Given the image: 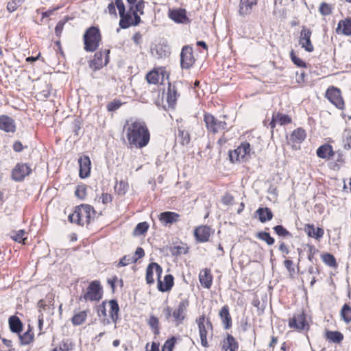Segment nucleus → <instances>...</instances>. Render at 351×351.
Returning a JSON list of instances; mask_svg holds the SVG:
<instances>
[{
  "instance_id": "nucleus-57",
  "label": "nucleus",
  "mask_w": 351,
  "mask_h": 351,
  "mask_svg": "<svg viewBox=\"0 0 351 351\" xmlns=\"http://www.w3.org/2000/svg\"><path fill=\"white\" fill-rule=\"evenodd\" d=\"M308 248V259L312 263H314V261H317V259L315 258V255L318 252V250L315 247V246L312 245H307Z\"/></svg>"
},
{
  "instance_id": "nucleus-46",
  "label": "nucleus",
  "mask_w": 351,
  "mask_h": 351,
  "mask_svg": "<svg viewBox=\"0 0 351 351\" xmlns=\"http://www.w3.org/2000/svg\"><path fill=\"white\" fill-rule=\"evenodd\" d=\"M160 75L157 71H150L146 75V79L148 83L156 84L159 82Z\"/></svg>"
},
{
  "instance_id": "nucleus-36",
  "label": "nucleus",
  "mask_w": 351,
  "mask_h": 351,
  "mask_svg": "<svg viewBox=\"0 0 351 351\" xmlns=\"http://www.w3.org/2000/svg\"><path fill=\"white\" fill-rule=\"evenodd\" d=\"M109 304L110 306V318H111L112 321L116 324L119 319V306L118 302L116 300H111L109 302Z\"/></svg>"
},
{
  "instance_id": "nucleus-25",
  "label": "nucleus",
  "mask_w": 351,
  "mask_h": 351,
  "mask_svg": "<svg viewBox=\"0 0 351 351\" xmlns=\"http://www.w3.org/2000/svg\"><path fill=\"white\" fill-rule=\"evenodd\" d=\"M205 317L204 315L201 316L197 320V324L199 331V337L201 339L202 346L207 348L208 347V343L207 341V330L206 329V326L204 324Z\"/></svg>"
},
{
  "instance_id": "nucleus-49",
  "label": "nucleus",
  "mask_w": 351,
  "mask_h": 351,
  "mask_svg": "<svg viewBox=\"0 0 351 351\" xmlns=\"http://www.w3.org/2000/svg\"><path fill=\"white\" fill-rule=\"evenodd\" d=\"M171 252L173 256L186 254L188 252V248L185 245L173 246L171 248Z\"/></svg>"
},
{
  "instance_id": "nucleus-44",
  "label": "nucleus",
  "mask_w": 351,
  "mask_h": 351,
  "mask_svg": "<svg viewBox=\"0 0 351 351\" xmlns=\"http://www.w3.org/2000/svg\"><path fill=\"white\" fill-rule=\"evenodd\" d=\"M276 234H277L279 237L287 238L292 237V234L290 232H289L286 228H285L282 225H277L273 228Z\"/></svg>"
},
{
  "instance_id": "nucleus-28",
  "label": "nucleus",
  "mask_w": 351,
  "mask_h": 351,
  "mask_svg": "<svg viewBox=\"0 0 351 351\" xmlns=\"http://www.w3.org/2000/svg\"><path fill=\"white\" fill-rule=\"evenodd\" d=\"M219 317L224 325L225 329H229L232 326V317L229 312V307L223 306L219 311Z\"/></svg>"
},
{
  "instance_id": "nucleus-6",
  "label": "nucleus",
  "mask_w": 351,
  "mask_h": 351,
  "mask_svg": "<svg viewBox=\"0 0 351 351\" xmlns=\"http://www.w3.org/2000/svg\"><path fill=\"white\" fill-rule=\"evenodd\" d=\"M204 121L207 130L214 134L223 130L227 128V123L225 121L219 120L209 113L204 114Z\"/></svg>"
},
{
  "instance_id": "nucleus-55",
  "label": "nucleus",
  "mask_w": 351,
  "mask_h": 351,
  "mask_svg": "<svg viewBox=\"0 0 351 351\" xmlns=\"http://www.w3.org/2000/svg\"><path fill=\"white\" fill-rule=\"evenodd\" d=\"M68 20H69V18L65 17L63 20H60L58 21V23H57V25L55 27V33L57 36H58V37L60 36L63 30V28H64V25L68 21Z\"/></svg>"
},
{
  "instance_id": "nucleus-31",
  "label": "nucleus",
  "mask_w": 351,
  "mask_h": 351,
  "mask_svg": "<svg viewBox=\"0 0 351 351\" xmlns=\"http://www.w3.org/2000/svg\"><path fill=\"white\" fill-rule=\"evenodd\" d=\"M238 348V342L236 341V339L232 335L228 334L226 339L223 341L222 349L224 350L225 351H237Z\"/></svg>"
},
{
  "instance_id": "nucleus-47",
  "label": "nucleus",
  "mask_w": 351,
  "mask_h": 351,
  "mask_svg": "<svg viewBox=\"0 0 351 351\" xmlns=\"http://www.w3.org/2000/svg\"><path fill=\"white\" fill-rule=\"evenodd\" d=\"M136 262V258H134V256H132L131 255H125L122 258L120 259L119 263L117 264V267H124L132 263Z\"/></svg>"
},
{
  "instance_id": "nucleus-12",
  "label": "nucleus",
  "mask_w": 351,
  "mask_h": 351,
  "mask_svg": "<svg viewBox=\"0 0 351 351\" xmlns=\"http://www.w3.org/2000/svg\"><path fill=\"white\" fill-rule=\"evenodd\" d=\"M289 326L298 330L308 329V326L304 313L295 314L292 318L289 319Z\"/></svg>"
},
{
  "instance_id": "nucleus-29",
  "label": "nucleus",
  "mask_w": 351,
  "mask_h": 351,
  "mask_svg": "<svg viewBox=\"0 0 351 351\" xmlns=\"http://www.w3.org/2000/svg\"><path fill=\"white\" fill-rule=\"evenodd\" d=\"M174 278L171 274H167L164 277L165 284L158 279V289L161 292L169 291L174 284Z\"/></svg>"
},
{
  "instance_id": "nucleus-18",
  "label": "nucleus",
  "mask_w": 351,
  "mask_h": 351,
  "mask_svg": "<svg viewBox=\"0 0 351 351\" xmlns=\"http://www.w3.org/2000/svg\"><path fill=\"white\" fill-rule=\"evenodd\" d=\"M211 229L207 226L197 227L194 230V235L198 242L204 243L208 241Z\"/></svg>"
},
{
  "instance_id": "nucleus-14",
  "label": "nucleus",
  "mask_w": 351,
  "mask_h": 351,
  "mask_svg": "<svg viewBox=\"0 0 351 351\" xmlns=\"http://www.w3.org/2000/svg\"><path fill=\"white\" fill-rule=\"evenodd\" d=\"M119 16V26L121 29H127L130 26H136L141 21L139 14H136V13L133 14V19L129 14H125V12Z\"/></svg>"
},
{
  "instance_id": "nucleus-53",
  "label": "nucleus",
  "mask_w": 351,
  "mask_h": 351,
  "mask_svg": "<svg viewBox=\"0 0 351 351\" xmlns=\"http://www.w3.org/2000/svg\"><path fill=\"white\" fill-rule=\"evenodd\" d=\"M134 12L136 14L143 15L144 14L145 1L143 0H138L134 5Z\"/></svg>"
},
{
  "instance_id": "nucleus-64",
  "label": "nucleus",
  "mask_w": 351,
  "mask_h": 351,
  "mask_svg": "<svg viewBox=\"0 0 351 351\" xmlns=\"http://www.w3.org/2000/svg\"><path fill=\"white\" fill-rule=\"evenodd\" d=\"M46 89L40 91V94L43 96L45 98H47L51 95V86L49 84H45Z\"/></svg>"
},
{
  "instance_id": "nucleus-33",
  "label": "nucleus",
  "mask_w": 351,
  "mask_h": 351,
  "mask_svg": "<svg viewBox=\"0 0 351 351\" xmlns=\"http://www.w3.org/2000/svg\"><path fill=\"white\" fill-rule=\"evenodd\" d=\"M256 213L258 217V219L261 223H265L267 221H270L273 218V213L270 208L267 207L258 208Z\"/></svg>"
},
{
  "instance_id": "nucleus-40",
  "label": "nucleus",
  "mask_w": 351,
  "mask_h": 351,
  "mask_svg": "<svg viewBox=\"0 0 351 351\" xmlns=\"http://www.w3.org/2000/svg\"><path fill=\"white\" fill-rule=\"evenodd\" d=\"M33 338L34 335L30 330L26 331L23 335H21V333L19 335V339L21 345L29 344L33 340Z\"/></svg>"
},
{
  "instance_id": "nucleus-42",
  "label": "nucleus",
  "mask_w": 351,
  "mask_h": 351,
  "mask_svg": "<svg viewBox=\"0 0 351 351\" xmlns=\"http://www.w3.org/2000/svg\"><path fill=\"white\" fill-rule=\"evenodd\" d=\"M256 237L262 241H264L268 245H272L275 240L271 237L270 234L267 232H259L256 234Z\"/></svg>"
},
{
  "instance_id": "nucleus-11",
  "label": "nucleus",
  "mask_w": 351,
  "mask_h": 351,
  "mask_svg": "<svg viewBox=\"0 0 351 351\" xmlns=\"http://www.w3.org/2000/svg\"><path fill=\"white\" fill-rule=\"evenodd\" d=\"M32 169L26 163H18L12 171V179L16 182H21L29 176Z\"/></svg>"
},
{
  "instance_id": "nucleus-60",
  "label": "nucleus",
  "mask_w": 351,
  "mask_h": 351,
  "mask_svg": "<svg viewBox=\"0 0 351 351\" xmlns=\"http://www.w3.org/2000/svg\"><path fill=\"white\" fill-rule=\"evenodd\" d=\"M81 121L79 119H75L72 123L73 132L76 136H79V132L81 130Z\"/></svg>"
},
{
  "instance_id": "nucleus-52",
  "label": "nucleus",
  "mask_w": 351,
  "mask_h": 351,
  "mask_svg": "<svg viewBox=\"0 0 351 351\" xmlns=\"http://www.w3.org/2000/svg\"><path fill=\"white\" fill-rule=\"evenodd\" d=\"M290 57L292 62L298 67H306V64L303 60H302L300 58L295 56L293 50L291 51Z\"/></svg>"
},
{
  "instance_id": "nucleus-32",
  "label": "nucleus",
  "mask_w": 351,
  "mask_h": 351,
  "mask_svg": "<svg viewBox=\"0 0 351 351\" xmlns=\"http://www.w3.org/2000/svg\"><path fill=\"white\" fill-rule=\"evenodd\" d=\"M151 52L153 56L157 58H164L170 54L169 49L162 45H156L152 48Z\"/></svg>"
},
{
  "instance_id": "nucleus-15",
  "label": "nucleus",
  "mask_w": 351,
  "mask_h": 351,
  "mask_svg": "<svg viewBox=\"0 0 351 351\" xmlns=\"http://www.w3.org/2000/svg\"><path fill=\"white\" fill-rule=\"evenodd\" d=\"M169 17L178 23L186 24L190 22L185 9L169 10Z\"/></svg>"
},
{
  "instance_id": "nucleus-58",
  "label": "nucleus",
  "mask_w": 351,
  "mask_h": 351,
  "mask_svg": "<svg viewBox=\"0 0 351 351\" xmlns=\"http://www.w3.org/2000/svg\"><path fill=\"white\" fill-rule=\"evenodd\" d=\"M25 234V230H20L16 232V235H14L12 238L15 241L19 242V243H23V244H25V240L27 239L26 237H24Z\"/></svg>"
},
{
  "instance_id": "nucleus-8",
  "label": "nucleus",
  "mask_w": 351,
  "mask_h": 351,
  "mask_svg": "<svg viewBox=\"0 0 351 351\" xmlns=\"http://www.w3.org/2000/svg\"><path fill=\"white\" fill-rule=\"evenodd\" d=\"M189 306V300H182L179 303L176 308L173 311L172 317L176 326H178L180 324H182L183 321L186 319Z\"/></svg>"
},
{
  "instance_id": "nucleus-34",
  "label": "nucleus",
  "mask_w": 351,
  "mask_h": 351,
  "mask_svg": "<svg viewBox=\"0 0 351 351\" xmlns=\"http://www.w3.org/2000/svg\"><path fill=\"white\" fill-rule=\"evenodd\" d=\"M325 337L329 341L335 343H339L343 339V335L339 331L326 330Z\"/></svg>"
},
{
  "instance_id": "nucleus-21",
  "label": "nucleus",
  "mask_w": 351,
  "mask_h": 351,
  "mask_svg": "<svg viewBox=\"0 0 351 351\" xmlns=\"http://www.w3.org/2000/svg\"><path fill=\"white\" fill-rule=\"evenodd\" d=\"M178 85H179V83L178 82H175L173 84L169 83L167 100L169 106L175 104L177 98L180 95L178 93Z\"/></svg>"
},
{
  "instance_id": "nucleus-38",
  "label": "nucleus",
  "mask_w": 351,
  "mask_h": 351,
  "mask_svg": "<svg viewBox=\"0 0 351 351\" xmlns=\"http://www.w3.org/2000/svg\"><path fill=\"white\" fill-rule=\"evenodd\" d=\"M340 315L346 323H350L351 322V306L348 304H343L340 312Z\"/></svg>"
},
{
  "instance_id": "nucleus-7",
  "label": "nucleus",
  "mask_w": 351,
  "mask_h": 351,
  "mask_svg": "<svg viewBox=\"0 0 351 351\" xmlns=\"http://www.w3.org/2000/svg\"><path fill=\"white\" fill-rule=\"evenodd\" d=\"M109 49H105L104 51H97L94 55V58L89 62V67L93 71L101 69L109 62Z\"/></svg>"
},
{
  "instance_id": "nucleus-24",
  "label": "nucleus",
  "mask_w": 351,
  "mask_h": 351,
  "mask_svg": "<svg viewBox=\"0 0 351 351\" xmlns=\"http://www.w3.org/2000/svg\"><path fill=\"white\" fill-rule=\"evenodd\" d=\"M317 156L322 159H329L335 155L332 147L328 143H325L318 147L316 151Z\"/></svg>"
},
{
  "instance_id": "nucleus-2",
  "label": "nucleus",
  "mask_w": 351,
  "mask_h": 351,
  "mask_svg": "<svg viewBox=\"0 0 351 351\" xmlns=\"http://www.w3.org/2000/svg\"><path fill=\"white\" fill-rule=\"evenodd\" d=\"M94 208L88 204H81L77 206L73 213L69 215V220L71 223L84 226L89 224L96 216Z\"/></svg>"
},
{
  "instance_id": "nucleus-10",
  "label": "nucleus",
  "mask_w": 351,
  "mask_h": 351,
  "mask_svg": "<svg viewBox=\"0 0 351 351\" xmlns=\"http://www.w3.org/2000/svg\"><path fill=\"white\" fill-rule=\"evenodd\" d=\"M326 97L338 109L341 110L344 108V101L339 88L334 86L328 88Z\"/></svg>"
},
{
  "instance_id": "nucleus-56",
  "label": "nucleus",
  "mask_w": 351,
  "mask_h": 351,
  "mask_svg": "<svg viewBox=\"0 0 351 351\" xmlns=\"http://www.w3.org/2000/svg\"><path fill=\"white\" fill-rule=\"evenodd\" d=\"M122 105L121 101L114 99L112 101L108 104L106 108L109 112L115 111L119 109Z\"/></svg>"
},
{
  "instance_id": "nucleus-43",
  "label": "nucleus",
  "mask_w": 351,
  "mask_h": 351,
  "mask_svg": "<svg viewBox=\"0 0 351 351\" xmlns=\"http://www.w3.org/2000/svg\"><path fill=\"white\" fill-rule=\"evenodd\" d=\"M322 259L323 262L331 267L337 266V262L335 256L329 253H326L322 255Z\"/></svg>"
},
{
  "instance_id": "nucleus-35",
  "label": "nucleus",
  "mask_w": 351,
  "mask_h": 351,
  "mask_svg": "<svg viewBox=\"0 0 351 351\" xmlns=\"http://www.w3.org/2000/svg\"><path fill=\"white\" fill-rule=\"evenodd\" d=\"M176 139L182 145H188L191 140L189 132L181 127L178 128Z\"/></svg>"
},
{
  "instance_id": "nucleus-50",
  "label": "nucleus",
  "mask_w": 351,
  "mask_h": 351,
  "mask_svg": "<svg viewBox=\"0 0 351 351\" xmlns=\"http://www.w3.org/2000/svg\"><path fill=\"white\" fill-rule=\"evenodd\" d=\"M148 228L149 224L147 222H141L136 225L134 232L136 234L142 235L147 231Z\"/></svg>"
},
{
  "instance_id": "nucleus-5",
  "label": "nucleus",
  "mask_w": 351,
  "mask_h": 351,
  "mask_svg": "<svg viewBox=\"0 0 351 351\" xmlns=\"http://www.w3.org/2000/svg\"><path fill=\"white\" fill-rule=\"evenodd\" d=\"M250 151V144L248 142L245 141L234 150L229 152L230 160L232 162L237 161L245 162L247 160Z\"/></svg>"
},
{
  "instance_id": "nucleus-3",
  "label": "nucleus",
  "mask_w": 351,
  "mask_h": 351,
  "mask_svg": "<svg viewBox=\"0 0 351 351\" xmlns=\"http://www.w3.org/2000/svg\"><path fill=\"white\" fill-rule=\"evenodd\" d=\"M84 50L88 52H93L99 46L101 36L99 29L92 26L88 28L84 34Z\"/></svg>"
},
{
  "instance_id": "nucleus-59",
  "label": "nucleus",
  "mask_w": 351,
  "mask_h": 351,
  "mask_svg": "<svg viewBox=\"0 0 351 351\" xmlns=\"http://www.w3.org/2000/svg\"><path fill=\"white\" fill-rule=\"evenodd\" d=\"M128 183L124 181H120L119 184L115 187V189L117 190V193L119 195H124L128 189Z\"/></svg>"
},
{
  "instance_id": "nucleus-61",
  "label": "nucleus",
  "mask_w": 351,
  "mask_h": 351,
  "mask_svg": "<svg viewBox=\"0 0 351 351\" xmlns=\"http://www.w3.org/2000/svg\"><path fill=\"white\" fill-rule=\"evenodd\" d=\"M344 159H343V155L341 152H337V156L336 158L335 163L334 165V169L337 168L339 169L340 168V166L343 163Z\"/></svg>"
},
{
  "instance_id": "nucleus-22",
  "label": "nucleus",
  "mask_w": 351,
  "mask_h": 351,
  "mask_svg": "<svg viewBox=\"0 0 351 351\" xmlns=\"http://www.w3.org/2000/svg\"><path fill=\"white\" fill-rule=\"evenodd\" d=\"M180 215L170 211H165L159 215V220L164 225L172 224L178 221Z\"/></svg>"
},
{
  "instance_id": "nucleus-16",
  "label": "nucleus",
  "mask_w": 351,
  "mask_h": 351,
  "mask_svg": "<svg viewBox=\"0 0 351 351\" xmlns=\"http://www.w3.org/2000/svg\"><path fill=\"white\" fill-rule=\"evenodd\" d=\"M80 165L79 176L81 178H86L90 176V160L88 156H83L78 159Z\"/></svg>"
},
{
  "instance_id": "nucleus-51",
  "label": "nucleus",
  "mask_w": 351,
  "mask_h": 351,
  "mask_svg": "<svg viewBox=\"0 0 351 351\" xmlns=\"http://www.w3.org/2000/svg\"><path fill=\"white\" fill-rule=\"evenodd\" d=\"M319 10L321 14L323 16H328L332 13V8L330 5L325 2H322L320 4Z\"/></svg>"
},
{
  "instance_id": "nucleus-23",
  "label": "nucleus",
  "mask_w": 351,
  "mask_h": 351,
  "mask_svg": "<svg viewBox=\"0 0 351 351\" xmlns=\"http://www.w3.org/2000/svg\"><path fill=\"white\" fill-rule=\"evenodd\" d=\"M336 32L337 34H342L348 36H351V18L339 21Z\"/></svg>"
},
{
  "instance_id": "nucleus-17",
  "label": "nucleus",
  "mask_w": 351,
  "mask_h": 351,
  "mask_svg": "<svg viewBox=\"0 0 351 351\" xmlns=\"http://www.w3.org/2000/svg\"><path fill=\"white\" fill-rule=\"evenodd\" d=\"M0 130L5 132L14 133L16 131V124L14 120L8 115H1Z\"/></svg>"
},
{
  "instance_id": "nucleus-20",
  "label": "nucleus",
  "mask_w": 351,
  "mask_h": 351,
  "mask_svg": "<svg viewBox=\"0 0 351 351\" xmlns=\"http://www.w3.org/2000/svg\"><path fill=\"white\" fill-rule=\"evenodd\" d=\"M199 280L203 287L210 289L213 284V276L210 270L208 268L202 269L199 274Z\"/></svg>"
},
{
  "instance_id": "nucleus-45",
  "label": "nucleus",
  "mask_w": 351,
  "mask_h": 351,
  "mask_svg": "<svg viewBox=\"0 0 351 351\" xmlns=\"http://www.w3.org/2000/svg\"><path fill=\"white\" fill-rule=\"evenodd\" d=\"M154 265V262L150 263L146 269V282L147 284H153L154 282V279L153 277V273L154 269V266L152 265Z\"/></svg>"
},
{
  "instance_id": "nucleus-39",
  "label": "nucleus",
  "mask_w": 351,
  "mask_h": 351,
  "mask_svg": "<svg viewBox=\"0 0 351 351\" xmlns=\"http://www.w3.org/2000/svg\"><path fill=\"white\" fill-rule=\"evenodd\" d=\"M147 324L149 326L155 335H159V320L156 317L151 315L148 319Z\"/></svg>"
},
{
  "instance_id": "nucleus-48",
  "label": "nucleus",
  "mask_w": 351,
  "mask_h": 351,
  "mask_svg": "<svg viewBox=\"0 0 351 351\" xmlns=\"http://www.w3.org/2000/svg\"><path fill=\"white\" fill-rule=\"evenodd\" d=\"M176 343V338L175 337H171L165 342L162 347V351H173Z\"/></svg>"
},
{
  "instance_id": "nucleus-30",
  "label": "nucleus",
  "mask_w": 351,
  "mask_h": 351,
  "mask_svg": "<svg viewBox=\"0 0 351 351\" xmlns=\"http://www.w3.org/2000/svg\"><path fill=\"white\" fill-rule=\"evenodd\" d=\"M306 136V134L305 130L302 128H299L293 131L290 135L289 141L293 144H300L304 141Z\"/></svg>"
},
{
  "instance_id": "nucleus-62",
  "label": "nucleus",
  "mask_w": 351,
  "mask_h": 351,
  "mask_svg": "<svg viewBox=\"0 0 351 351\" xmlns=\"http://www.w3.org/2000/svg\"><path fill=\"white\" fill-rule=\"evenodd\" d=\"M234 198L230 193H226L222 199L221 202L224 205H231L233 203Z\"/></svg>"
},
{
  "instance_id": "nucleus-37",
  "label": "nucleus",
  "mask_w": 351,
  "mask_h": 351,
  "mask_svg": "<svg viewBox=\"0 0 351 351\" xmlns=\"http://www.w3.org/2000/svg\"><path fill=\"white\" fill-rule=\"evenodd\" d=\"M86 317L87 313L86 311H80L73 315L71 322L74 326H80L85 322Z\"/></svg>"
},
{
  "instance_id": "nucleus-63",
  "label": "nucleus",
  "mask_w": 351,
  "mask_h": 351,
  "mask_svg": "<svg viewBox=\"0 0 351 351\" xmlns=\"http://www.w3.org/2000/svg\"><path fill=\"white\" fill-rule=\"evenodd\" d=\"M115 5L119 10V16L123 14L125 10V8L123 0H115Z\"/></svg>"
},
{
  "instance_id": "nucleus-9",
  "label": "nucleus",
  "mask_w": 351,
  "mask_h": 351,
  "mask_svg": "<svg viewBox=\"0 0 351 351\" xmlns=\"http://www.w3.org/2000/svg\"><path fill=\"white\" fill-rule=\"evenodd\" d=\"M195 62L193 49L189 45L182 47L180 53V66L182 69H189L193 66Z\"/></svg>"
},
{
  "instance_id": "nucleus-26",
  "label": "nucleus",
  "mask_w": 351,
  "mask_h": 351,
  "mask_svg": "<svg viewBox=\"0 0 351 351\" xmlns=\"http://www.w3.org/2000/svg\"><path fill=\"white\" fill-rule=\"evenodd\" d=\"M304 231L310 237L319 241L324 235V230L322 228H315L313 224H307L304 228Z\"/></svg>"
},
{
  "instance_id": "nucleus-1",
  "label": "nucleus",
  "mask_w": 351,
  "mask_h": 351,
  "mask_svg": "<svg viewBox=\"0 0 351 351\" xmlns=\"http://www.w3.org/2000/svg\"><path fill=\"white\" fill-rule=\"evenodd\" d=\"M128 147L141 149L147 145L150 139V134L144 122L134 121L125 126Z\"/></svg>"
},
{
  "instance_id": "nucleus-27",
  "label": "nucleus",
  "mask_w": 351,
  "mask_h": 351,
  "mask_svg": "<svg viewBox=\"0 0 351 351\" xmlns=\"http://www.w3.org/2000/svg\"><path fill=\"white\" fill-rule=\"evenodd\" d=\"M9 328L11 332L19 335L23 330V323L16 315H12L8 319Z\"/></svg>"
},
{
  "instance_id": "nucleus-4",
  "label": "nucleus",
  "mask_w": 351,
  "mask_h": 351,
  "mask_svg": "<svg viewBox=\"0 0 351 351\" xmlns=\"http://www.w3.org/2000/svg\"><path fill=\"white\" fill-rule=\"evenodd\" d=\"M102 298V287L100 282L94 280L90 283L87 287L86 292L84 295H81L79 298L80 301H99Z\"/></svg>"
},
{
  "instance_id": "nucleus-19",
  "label": "nucleus",
  "mask_w": 351,
  "mask_h": 351,
  "mask_svg": "<svg viewBox=\"0 0 351 351\" xmlns=\"http://www.w3.org/2000/svg\"><path fill=\"white\" fill-rule=\"evenodd\" d=\"M258 0H240L239 13L242 16L251 14L252 8L257 4Z\"/></svg>"
},
{
  "instance_id": "nucleus-13",
  "label": "nucleus",
  "mask_w": 351,
  "mask_h": 351,
  "mask_svg": "<svg viewBox=\"0 0 351 351\" xmlns=\"http://www.w3.org/2000/svg\"><path fill=\"white\" fill-rule=\"evenodd\" d=\"M311 31L306 27H303L300 32L299 44L302 48L308 52H312L314 50L313 45L311 40Z\"/></svg>"
},
{
  "instance_id": "nucleus-54",
  "label": "nucleus",
  "mask_w": 351,
  "mask_h": 351,
  "mask_svg": "<svg viewBox=\"0 0 351 351\" xmlns=\"http://www.w3.org/2000/svg\"><path fill=\"white\" fill-rule=\"evenodd\" d=\"M75 194L78 198L83 199L86 195V186L84 184L78 185L76 187Z\"/></svg>"
},
{
  "instance_id": "nucleus-41",
  "label": "nucleus",
  "mask_w": 351,
  "mask_h": 351,
  "mask_svg": "<svg viewBox=\"0 0 351 351\" xmlns=\"http://www.w3.org/2000/svg\"><path fill=\"white\" fill-rule=\"evenodd\" d=\"M273 116L275 117L277 122L281 125H287L291 122V119L288 115L280 112L274 113Z\"/></svg>"
}]
</instances>
